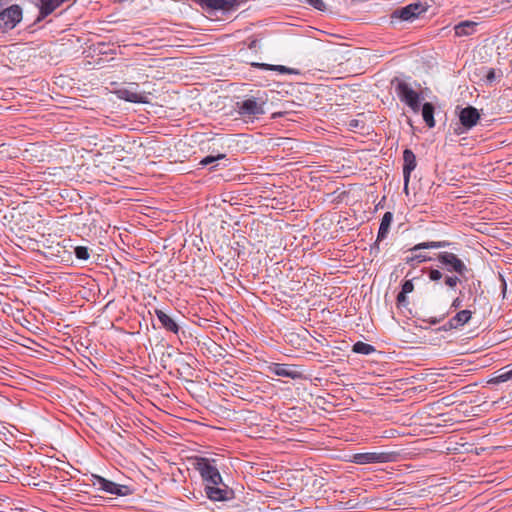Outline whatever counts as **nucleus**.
Segmentation results:
<instances>
[{
    "mask_svg": "<svg viewBox=\"0 0 512 512\" xmlns=\"http://www.w3.org/2000/svg\"><path fill=\"white\" fill-rule=\"evenodd\" d=\"M39 2L40 6L39 15L36 20L37 22L44 20L48 15H50L63 3V1L60 0H39Z\"/></svg>",
    "mask_w": 512,
    "mask_h": 512,
    "instance_id": "obj_15",
    "label": "nucleus"
},
{
    "mask_svg": "<svg viewBox=\"0 0 512 512\" xmlns=\"http://www.w3.org/2000/svg\"><path fill=\"white\" fill-rule=\"evenodd\" d=\"M0 460H1V461H0V466H1V467H2V466H5V463H4V462L6 461V459H5V458H3L2 456H0Z\"/></svg>",
    "mask_w": 512,
    "mask_h": 512,
    "instance_id": "obj_35",
    "label": "nucleus"
},
{
    "mask_svg": "<svg viewBox=\"0 0 512 512\" xmlns=\"http://www.w3.org/2000/svg\"><path fill=\"white\" fill-rule=\"evenodd\" d=\"M398 98L405 103L414 113L420 110V94L405 81L395 78L392 80Z\"/></svg>",
    "mask_w": 512,
    "mask_h": 512,
    "instance_id": "obj_3",
    "label": "nucleus"
},
{
    "mask_svg": "<svg viewBox=\"0 0 512 512\" xmlns=\"http://www.w3.org/2000/svg\"><path fill=\"white\" fill-rule=\"evenodd\" d=\"M460 307H462V299L461 297H456L451 303V308L458 309Z\"/></svg>",
    "mask_w": 512,
    "mask_h": 512,
    "instance_id": "obj_31",
    "label": "nucleus"
},
{
    "mask_svg": "<svg viewBox=\"0 0 512 512\" xmlns=\"http://www.w3.org/2000/svg\"><path fill=\"white\" fill-rule=\"evenodd\" d=\"M448 245H449V243L447 241H429V242L418 243L410 249V251L413 254L406 258V263L413 264L414 262L422 263V262L430 261L431 257H429L428 255L422 254V253L417 254L415 252H417L418 250H421V249L444 248Z\"/></svg>",
    "mask_w": 512,
    "mask_h": 512,
    "instance_id": "obj_8",
    "label": "nucleus"
},
{
    "mask_svg": "<svg viewBox=\"0 0 512 512\" xmlns=\"http://www.w3.org/2000/svg\"><path fill=\"white\" fill-rule=\"evenodd\" d=\"M267 102V94L258 91L255 95H246L238 100L235 111L245 123H253L266 113Z\"/></svg>",
    "mask_w": 512,
    "mask_h": 512,
    "instance_id": "obj_2",
    "label": "nucleus"
},
{
    "mask_svg": "<svg viewBox=\"0 0 512 512\" xmlns=\"http://www.w3.org/2000/svg\"><path fill=\"white\" fill-rule=\"evenodd\" d=\"M214 462L208 458H199L196 464V469L205 482V493L212 501L230 500L234 497V492L223 482Z\"/></svg>",
    "mask_w": 512,
    "mask_h": 512,
    "instance_id": "obj_1",
    "label": "nucleus"
},
{
    "mask_svg": "<svg viewBox=\"0 0 512 512\" xmlns=\"http://www.w3.org/2000/svg\"><path fill=\"white\" fill-rule=\"evenodd\" d=\"M396 452H364L352 456V462L358 465L388 463L396 459Z\"/></svg>",
    "mask_w": 512,
    "mask_h": 512,
    "instance_id": "obj_6",
    "label": "nucleus"
},
{
    "mask_svg": "<svg viewBox=\"0 0 512 512\" xmlns=\"http://www.w3.org/2000/svg\"><path fill=\"white\" fill-rule=\"evenodd\" d=\"M155 315L157 316L159 322L161 323L164 329L174 334H178L180 327L175 322L174 319H172L170 316H168L164 311L160 309L155 310Z\"/></svg>",
    "mask_w": 512,
    "mask_h": 512,
    "instance_id": "obj_16",
    "label": "nucleus"
},
{
    "mask_svg": "<svg viewBox=\"0 0 512 512\" xmlns=\"http://www.w3.org/2000/svg\"><path fill=\"white\" fill-rule=\"evenodd\" d=\"M22 8L17 5H11L0 11V29L9 31L14 29L22 20Z\"/></svg>",
    "mask_w": 512,
    "mask_h": 512,
    "instance_id": "obj_7",
    "label": "nucleus"
},
{
    "mask_svg": "<svg viewBox=\"0 0 512 512\" xmlns=\"http://www.w3.org/2000/svg\"><path fill=\"white\" fill-rule=\"evenodd\" d=\"M426 11V8L420 3H412L405 7L396 9L391 17L393 19H400L403 21H413L415 18H417L419 15L424 13Z\"/></svg>",
    "mask_w": 512,
    "mask_h": 512,
    "instance_id": "obj_10",
    "label": "nucleus"
},
{
    "mask_svg": "<svg viewBox=\"0 0 512 512\" xmlns=\"http://www.w3.org/2000/svg\"><path fill=\"white\" fill-rule=\"evenodd\" d=\"M480 285H481V282H480V281H476V282H474V281H473V282H472V286H473L474 288H476L477 286H480Z\"/></svg>",
    "mask_w": 512,
    "mask_h": 512,
    "instance_id": "obj_34",
    "label": "nucleus"
},
{
    "mask_svg": "<svg viewBox=\"0 0 512 512\" xmlns=\"http://www.w3.org/2000/svg\"><path fill=\"white\" fill-rule=\"evenodd\" d=\"M472 312L470 310H461L456 313L444 326L443 330L458 329L464 326L471 319Z\"/></svg>",
    "mask_w": 512,
    "mask_h": 512,
    "instance_id": "obj_14",
    "label": "nucleus"
},
{
    "mask_svg": "<svg viewBox=\"0 0 512 512\" xmlns=\"http://www.w3.org/2000/svg\"><path fill=\"white\" fill-rule=\"evenodd\" d=\"M434 112H435V108L432 103L426 102L423 104L421 113H422L423 120L425 121L426 125L429 128H433L435 126Z\"/></svg>",
    "mask_w": 512,
    "mask_h": 512,
    "instance_id": "obj_20",
    "label": "nucleus"
},
{
    "mask_svg": "<svg viewBox=\"0 0 512 512\" xmlns=\"http://www.w3.org/2000/svg\"><path fill=\"white\" fill-rule=\"evenodd\" d=\"M224 157H225V155H223V154H219L217 157L207 156L201 160L200 164L206 166V165H209V164L213 163L214 161H216L218 159H222Z\"/></svg>",
    "mask_w": 512,
    "mask_h": 512,
    "instance_id": "obj_30",
    "label": "nucleus"
},
{
    "mask_svg": "<svg viewBox=\"0 0 512 512\" xmlns=\"http://www.w3.org/2000/svg\"><path fill=\"white\" fill-rule=\"evenodd\" d=\"M506 289H507L506 281L502 278V292H503V294H505Z\"/></svg>",
    "mask_w": 512,
    "mask_h": 512,
    "instance_id": "obj_32",
    "label": "nucleus"
},
{
    "mask_svg": "<svg viewBox=\"0 0 512 512\" xmlns=\"http://www.w3.org/2000/svg\"><path fill=\"white\" fill-rule=\"evenodd\" d=\"M392 220L393 214L389 211L385 212L381 219L380 227L377 234V241H382L387 237Z\"/></svg>",
    "mask_w": 512,
    "mask_h": 512,
    "instance_id": "obj_19",
    "label": "nucleus"
},
{
    "mask_svg": "<svg viewBox=\"0 0 512 512\" xmlns=\"http://www.w3.org/2000/svg\"><path fill=\"white\" fill-rule=\"evenodd\" d=\"M74 254L77 259L87 261L90 258L89 249L86 246H77L74 248Z\"/></svg>",
    "mask_w": 512,
    "mask_h": 512,
    "instance_id": "obj_24",
    "label": "nucleus"
},
{
    "mask_svg": "<svg viewBox=\"0 0 512 512\" xmlns=\"http://www.w3.org/2000/svg\"><path fill=\"white\" fill-rule=\"evenodd\" d=\"M509 380H512V369L505 370V368L501 369L500 373L493 379L495 383H503Z\"/></svg>",
    "mask_w": 512,
    "mask_h": 512,
    "instance_id": "obj_25",
    "label": "nucleus"
},
{
    "mask_svg": "<svg viewBox=\"0 0 512 512\" xmlns=\"http://www.w3.org/2000/svg\"><path fill=\"white\" fill-rule=\"evenodd\" d=\"M237 4V0H203V6L211 10L229 11Z\"/></svg>",
    "mask_w": 512,
    "mask_h": 512,
    "instance_id": "obj_17",
    "label": "nucleus"
},
{
    "mask_svg": "<svg viewBox=\"0 0 512 512\" xmlns=\"http://www.w3.org/2000/svg\"><path fill=\"white\" fill-rule=\"evenodd\" d=\"M269 369L270 372L276 376L287 377L291 379L302 378V372L298 370L296 365L274 363L269 367Z\"/></svg>",
    "mask_w": 512,
    "mask_h": 512,
    "instance_id": "obj_12",
    "label": "nucleus"
},
{
    "mask_svg": "<svg viewBox=\"0 0 512 512\" xmlns=\"http://www.w3.org/2000/svg\"><path fill=\"white\" fill-rule=\"evenodd\" d=\"M305 2L319 11H324L326 9V5L323 0H305Z\"/></svg>",
    "mask_w": 512,
    "mask_h": 512,
    "instance_id": "obj_28",
    "label": "nucleus"
},
{
    "mask_svg": "<svg viewBox=\"0 0 512 512\" xmlns=\"http://www.w3.org/2000/svg\"><path fill=\"white\" fill-rule=\"evenodd\" d=\"M458 116L459 121L461 125L465 128V130L472 129L474 126L477 125V123L480 120V113L473 106H467L465 108H462Z\"/></svg>",
    "mask_w": 512,
    "mask_h": 512,
    "instance_id": "obj_11",
    "label": "nucleus"
},
{
    "mask_svg": "<svg viewBox=\"0 0 512 512\" xmlns=\"http://www.w3.org/2000/svg\"><path fill=\"white\" fill-rule=\"evenodd\" d=\"M440 321H441V319L432 318V319L429 321V323H430V324L435 325V324L439 323Z\"/></svg>",
    "mask_w": 512,
    "mask_h": 512,
    "instance_id": "obj_33",
    "label": "nucleus"
},
{
    "mask_svg": "<svg viewBox=\"0 0 512 512\" xmlns=\"http://www.w3.org/2000/svg\"><path fill=\"white\" fill-rule=\"evenodd\" d=\"M139 85L137 83H130L126 87L118 88L115 91L116 96L121 99L132 103H149L148 96L145 92L138 91Z\"/></svg>",
    "mask_w": 512,
    "mask_h": 512,
    "instance_id": "obj_9",
    "label": "nucleus"
},
{
    "mask_svg": "<svg viewBox=\"0 0 512 512\" xmlns=\"http://www.w3.org/2000/svg\"><path fill=\"white\" fill-rule=\"evenodd\" d=\"M463 276H459L458 274L449 275L446 274L443 276L444 284L449 287L450 289H454L458 283L461 282V278Z\"/></svg>",
    "mask_w": 512,
    "mask_h": 512,
    "instance_id": "obj_23",
    "label": "nucleus"
},
{
    "mask_svg": "<svg viewBox=\"0 0 512 512\" xmlns=\"http://www.w3.org/2000/svg\"><path fill=\"white\" fill-rule=\"evenodd\" d=\"M258 66L264 68V69H268V70H276V71H279L281 73H286L289 71V69L285 66H282V65H269V64H257Z\"/></svg>",
    "mask_w": 512,
    "mask_h": 512,
    "instance_id": "obj_27",
    "label": "nucleus"
},
{
    "mask_svg": "<svg viewBox=\"0 0 512 512\" xmlns=\"http://www.w3.org/2000/svg\"><path fill=\"white\" fill-rule=\"evenodd\" d=\"M352 351L357 354L369 355V354L375 352L376 349L374 346H372L370 344L364 343L362 341H358L353 345Z\"/></svg>",
    "mask_w": 512,
    "mask_h": 512,
    "instance_id": "obj_22",
    "label": "nucleus"
},
{
    "mask_svg": "<svg viewBox=\"0 0 512 512\" xmlns=\"http://www.w3.org/2000/svg\"><path fill=\"white\" fill-rule=\"evenodd\" d=\"M413 290H414V284H413L412 280H406L402 284V289H401L400 293L397 295V305L399 307L406 305V303H407L406 295L408 293H411Z\"/></svg>",
    "mask_w": 512,
    "mask_h": 512,
    "instance_id": "obj_21",
    "label": "nucleus"
},
{
    "mask_svg": "<svg viewBox=\"0 0 512 512\" xmlns=\"http://www.w3.org/2000/svg\"><path fill=\"white\" fill-rule=\"evenodd\" d=\"M92 483L99 490L117 496H129L133 493V489L128 485L117 484L99 475H92Z\"/></svg>",
    "mask_w": 512,
    "mask_h": 512,
    "instance_id": "obj_5",
    "label": "nucleus"
},
{
    "mask_svg": "<svg viewBox=\"0 0 512 512\" xmlns=\"http://www.w3.org/2000/svg\"><path fill=\"white\" fill-rule=\"evenodd\" d=\"M437 260L441 264V268L447 272L455 273L459 276H465L468 272V268L465 263L452 252H440L437 255Z\"/></svg>",
    "mask_w": 512,
    "mask_h": 512,
    "instance_id": "obj_4",
    "label": "nucleus"
},
{
    "mask_svg": "<svg viewBox=\"0 0 512 512\" xmlns=\"http://www.w3.org/2000/svg\"><path fill=\"white\" fill-rule=\"evenodd\" d=\"M444 276V273L440 269H430L428 271V277L431 281H440Z\"/></svg>",
    "mask_w": 512,
    "mask_h": 512,
    "instance_id": "obj_26",
    "label": "nucleus"
},
{
    "mask_svg": "<svg viewBox=\"0 0 512 512\" xmlns=\"http://www.w3.org/2000/svg\"><path fill=\"white\" fill-rule=\"evenodd\" d=\"M478 26L477 22L474 21H462L455 25L454 31L455 35L458 37L469 36L472 35L476 31V27Z\"/></svg>",
    "mask_w": 512,
    "mask_h": 512,
    "instance_id": "obj_18",
    "label": "nucleus"
},
{
    "mask_svg": "<svg viewBox=\"0 0 512 512\" xmlns=\"http://www.w3.org/2000/svg\"><path fill=\"white\" fill-rule=\"evenodd\" d=\"M403 179H404V191L408 192V185L410 181L411 172L415 170L417 166L416 156L410 149H405L403 152Z\"/></svg>",
    "mask_w": 512,
    "mask_h": 512,
    "instance_id": "obj_13",
    "label": "nucleus"
},
{
    "mask_svg": "<svg viewBox=\"0 0 512 512\" xmlns=\"http://www.w3.org/2000/svg\"><path fill=\"white\" fill-rule=\"evenodd\" d=\"M497 78L496 70L494 68H489L485 74V80L488 84H491Z\"/></svg>",
    "mask_w": 512,
    "mask_h": 512,
    "instance_id": "obj_29",
    "label": "nucleus"
}]
</instances>
